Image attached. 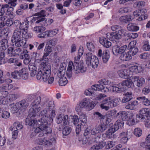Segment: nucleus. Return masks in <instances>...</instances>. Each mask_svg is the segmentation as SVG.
I'll list each match as a JSON object with an SVG mask.
<instances>
[{"mask_svg": "<svg viewBox=\"0 0 150 150\" xmlns=\"http://www.w3.org/2000/svg\"><path fill=\"white\" fill-rule=\"evenodd\" d=\"M41 68L38 71L36 75L38 80H42L43 81H47V79L51 74V67L48 63V59L45 58L41 61Z\"/></svg>", "mask_w": 150, "mask_h": 150, "instance_id": "nucleus-1", "label": "nucleus"}, {"mask_svg": "<svg viewBox=\"0 0 150 150\" xmlns=\"http://www.w3.org/2000/svg\"><path fill=\"white\" fill-rule=\"evenodd\" d=\"M37 124V125H35L33 127L35 129V133H38L41 132L40 134L39 135L40 137L45 136L52 132V129L49 127L50 125V122H44L38 120Z\"/></svg>", "mask_w": 150, "mask_h": 150, "instance_id": "nucleus-2", "label": "nucleus"}, {"mask_svg": "<svg viewBox=\"0 0 150 150\" xmlns=\"http://www.w3.org/2000/svg\"><path fill=\"white\" fill-rule=\"evenodd\" d=\"M21 32L18 28L15 29L11 38V41L13 43H15V45L16 47H23L24 48H26L28 47V45L26 44L25 41L23 40Z\"/></svg>", "mask_w": 150, "mask_h": 150, "instance_id": "nucleus-3", "label": "nucleus"}, {"mask_svg": "<svg viewBox=\"0 0 150 150\" xmlns=\"http://www.w3.org/2000/svg\"><path fill=\"white\" fill-rule=\"evenodd\" d=\"M44 109L41 111L40 113H39V115L42 116L41 119L39 120L41 121L44 122H48V117H47V112L50 110H52L54 107V104L53 101H51L49 102L44 103L43 105Z\"/></svg>", "mask_w": 150, "mask_h": 150, "instance_id": "nucleus-4", "label": "nucleus"}, {"mask_svg": "<svg viewBox=\"0 0 150 150\" xmlns=\"http://www.w3.org/2000/svg\"><path fill=\"white\" fill-rule=\"evenodd\" d=\"M32 98L35 97L34 101L31 104V108L29 110V112L36 115L41 109V105L40 104L41 98L40 96L35 97L34 95L31 96Z\"/></svg>", "mask_w": 150, "mask_h": 150, "instance_id": "nucleus-5", "label": "nucleus"}, {"mask_svg": "<svg viewBox=\"0 0 150 150\" xmlns=\"http://www.w3.org/2000/svg\"><path fill=\"white\" fill-rule=\"evenodd\" d=\"M85 61L88 66H91L93 68L97 67L99 63L98 58L91 52H88L86 55Z\"/></svg>", "mask_w": 150, "mask_h": 150, "instance_id": "nucleus-6", "label": "nucleus"}, {"mask_svg": "<svg viewBox=\"0 0 150 150\" xmlns=\"http://www.w3.org/2000/svg\"><path fill=\"white\" fill-rule=\"evenodd\" d=\"M67 69L72 71L73 69L75 73L84 72L86 71V68L83 66V64L75 62L73 63L72 61L69 62Z\"/></svg>", "mask_w": 150, "mask_h": 150, "instance_id": "nucleus-7", "label": "nucleus"}, {"mask_svg": "<svg viewBox=\"0 0 150 150\" xmlns=\"http://www.w3.org/2000/svg\"><path fill=\"white\" fill-rule=\"evenodd\" d=\"M123 121L118 120L115 123L113 126L110 127L106 132V137L108 138L112 137V134L119 128H122L124 125Z\"/></svg>", "mask_w": 150, "mask_h": 150, "instance_id": "nucleus-8", "label": "nucleus"}, {"mask_svg": "<svg viewBox=\"0 0 150 150\" xmlns=\"http://www.w3.org/2000/svg\"><path fill=\"white\" fill-rule=\"evenodd\" d=\"M146 12V10L145 9H141L140 10H137L134 11L133 14L134 18L138 17V18L136 19L137 20L140 21L147 18V15L145 14Z\"/></svg>", "mask_w": 150, "mask_h": 150, "instance_id": "nucleus-9", "label": "nucleus"}, {"mask_svg": "<svg viewBox=\"0 0 150 150\" xmlns=\"http://www.w3.org/2000/svg\"><path fill=\"white\" fill-rule=\"evenodd\" d=\"M124 81L117 84L113 85L110 87V91L114 93H120L124 91L126 86Z\"/></svg>", "mask_w": 150, "mask_h": 150, "instance_id": "nucleus-10", "label": "nucleus"}, {"mask_svg": "<svg viewBox=\"0 0 150 150\" xmlns=\"http://www.w3.org/2000/svg\"><path fill=\"white\" fill-rule=\"evenodd\" d=\"M125 30H120L117 32H113L112 33H108L106 34L107 38L112 40L113 39H119L121 38L122 35H124L126 33Z\"/></svg>", "mask_w": 150, "mask_h": 150, "instance_id": "nucleus-11", "label": "nucleus"}, {"mask_svg": "<svg viewBox=\"0 0 150 150\" xmlns=\"http://www.w3.org/2000/svg\"><path fill=\"white\" fill-rule=\"evenodd\" d=\"M83 104L82 106L84 107L87 110L89 111L92 110L96 105L94 101H91L90 99L85 98L82 100Z\"/></svg>", "mask_w": 150, "mask_h": 150, "instance_id": "nucleus-12", "label": "nucleus"}, {"mask_svg": "<svg viewBox=\"0 0 150 150\" xmlns=\"http://www.w3.org/2000/svg\"><path fill=\"white\" fill-rule=\"evenodd\" d=\"M33 113H29L25 120V125L29 126H33L34 127L35 125H37V123L38 121L36 119L33 120V118L35 117L36 115L32 114Z\"/></svg>", "mask_w": 150, "mask_h": 150, "instance_id": "nucleus-13", "label": "nucleus"}, {"mask_svg": "<svg viewBox=\"0 0 150 150\" xmlns=\"http://www.w3.org/2000/svg\"><path fill=\"white\" fill-rule=\"evenodd\" d=\"M45 11L44 10L41 11L40 13H38L39 16L34 17H33L31 19L32 20L31 21L33 23V21H35L36 23H39L42 22L46 19L45 17L46 16Z\"/></svg>", "mask_w": 150, "mask_h": 150, "instance_id": "nucleus-14", "label": "nucleus"}, {"mask_svg": "<svg viewBox=\"0 0 150 150\" xmlns=\"http://www.w3.org/2000/svg\"><path fill=\"white\" fill-rule=\"evenodd\" d=\"M132 79L138 87L141 88L145 84V79L143 77L138 76H132Z\"/></svg>", "mask_w": 150, "mask_h": 150, "instance_id": "nucleus-15", "label": "nucleus"}, {"mask_svg": "<svg viewBox=\"0 0 150 150\" xmlns=\"http://www.w3.org/2000/svg\"><path fill=\"white\" fill-rule=\"evenodd\" d=\"M127 46L125 45L120 47L118 45H116L113 47L112 52L113 54L115 55L121 54L127 50Z\"/></svg>", "mask_w": 150, "mask_h": 150, "instance_id": "nucleus-16", "label": "nucleus"}, {"mask_svg": "<svg viewBox=\"0 0 150 150\" xmlns=\"http://www.w3.org/2000/svg\"><path fill=\"white\" fill-rule=\"evenodd\" d=\"M128 70V71L130 74V76L132 74V73H138L142 72L143 70V68L140 65H134L130 67Z\"/></svg>", "mask_w": 150, "mask_h": 150, "instance_id": "nucleus-17", "label": "nucleus"}, {"mask_svg": "<svg viewBox=\"0 0 150 150\" xmlns=\"http://www.w3.org/2000/svg\"><path fill=\"white\" fill-rule=\"evenodd\" d=\"M136 42L135 41H132L128 45L127 49H129L130 54H131L132 56L135 55L138 51V49L136 47H135Z\"/></svg>", "mask_w": 150, "mask_h": 150, "instance_id": "nucleus-18", "label": "nucleus"}, {"mask_svg": "<svg viewBox=\"0 0 150 150\" xmlns=\"http://www.w3.org/2000/svg\"><path fill=\"white\" fill-rule=\"evenodd\" d=\"M56 121L58 124L60 123L63 122L64 125H67L68 122V115L60 114L57 116Z\"/></svg>", "mask_w": 150, "mask_h": 150, "instance_id": "nucleus-19", "label": "nucleus"}, {"mask_svg": "<svg viewBox=\"0 0 150 150\" xmlns=\"http://www.w3.org/2000/svg\"><path fill=\"white\" fill-rule=\"evenodd\" d=\"M140 115L139 117H140V120L142 121H144V120L146 117L150 118V112L148 109H144L140 111Z\"/></svg>", "mask_w": 150, "mask_h": 150, "instance_id": "nucleus-20", "label": "nucleus"}, {"mask_svg": "<svg viewBox=\"0 0 150 150\" xmlns=\"http://www.w3.org/2000/svg\"><path fill=\"white\" fill-rule=\"evenodd\" d=\"M118 74L121 78L124 79H129L131 77L128 69H122L119 70Z\"/></svg>", "mask_w": 150, "mask_h": 150, "instance_id": "nucleus-21", "label": "nucleus"}, {"mask_svg": "<svg viewBox=\"0 0 150 150\" xmlns=\"http://www.w3.org/2000/svg\"><path fill=\"white\" fill-rule=\"evenodd\" d=\"M64 64L60 65L58 71L57 73L56 76L59 79L65 77L64 76L65 73L66 66Z\"/></svg>", "mask_w": 150, "mask_h": 150, "instance_id": "nucleus-22", "label": "nucleus"}, {"mask_svg": "<svg viewBox=\"0 0 150 150\" xmlns=\"http://www.w3.org/2000/svg\"><path fill=\"white\" fill-rule=\"evenodd\" d=\"M120 58L121 60L124 61H128L131 59L132 54L129 53V52H124L120 54Z\"/></svg>", "mask_w": 150, "mask_h": 150, "instance_id": "nucleus-23", "label": "nucleus"}, {"mask_svg": "<svg viewBox=\"0 0 150 150\" xmlns=\"http://www.w3.org/2000/svg\"><path fill=\"white\" fill-rule=\"evenodd\" d=\"M99 42L104 47L106 48H109L111 45V42L103 37H101L99 39Z\"/></svg>", "mask_w": 150, "mask_h": 150, "instance_id": "nucleus-24", "label": "nucleus"}, {"mask_svg": "<svg viewBox=\"0 0 150 150\" xmlns=\"http://www.w3.org/2000/svg\"><path fill=\"white\" fill-rule=\"evenodd\" d=\"M20 79L26 80L28 77V69L27 68H24L20 70Z\"/></svg>", "mask_w": 150, "mask_h": 150, "instance_id": "nucleus-25", "label": "nucleus"}, {"mask_svg": "<svg viewBox=\"0 0 150 150\" xmlns=\"http://www.w3.org/2000/svg\"><path fill=\"white\" fill-rule=\"evenodd\" d=\"M91 133L92 135L96 136L95 137L96 139H99L101 136L100 132L97 126L93 128L91 131Z\"/></svg>", "mask_w": 150, "mask_h": 150, "instance_id": "nucleus-26", "label": "nucleus"}, {"mask_svg": "<svg viewBox=\"0 0 150 150\" xmlns=\"http://www.w3.org/2000/svg\"><path fill=\"white\" fill-rule=\"evenodd\" d=\"M29 69L30 71V75L31 76H34L36 74L37 68L35 64L30 63L29 65Z\"/></svg>", "mask_w": 150, "mask_h": 150, "instance_id": "nucleus-27", "label": "nucleus"}, {"mask_svg": "<svg viewBox=\"0 0 150 150\" xmlns=\"http://www.w3.org/2000/svg\"><path fill=\"white\" fill-rule=\"evenodd\" d=\"M138 105V102L134 100L129 103L126 106V108L130 110H134L136 108L137 106Z\"/></svg>", "mask_w": 150, "mask_h": 150, "instance_id": "nucleus-28", "label": "nucleus"}, {"mask_svg": "<svg viewBox=\"0 0 150 150\" xmlns=\"http://www.w3.org/2000/svg\"><path fill=\"white\" fill-rule=\"evenodd\" d=\"M124 97L122 99L123 103H125L129 101L132 98V93L131 92H128L124 94Z\"/></svg>", "mask_w": 150, "mask_h": 150, "instance_id": "nucleus-29", "label": "nucleus"}, {"mask_svg": "<svg viewBox=\"0 0 150 150\" xmlns=\"http://www.w3.org/2000/svg\"><path fill=\"white\" fill-rule=\"evenodd\" d=\"M137 99L141 101L142 104L144 105L148 106L150 105V100L145 96L138 97Z\"/></svg>", "mask_w": 150, "mask_h": 150, "instance_id": "nucleus-30", "label": "nucleus"}, {"mask_svg": "<svg viewBox=\"0 0 150 150\" xmlns=\"http://www.w3.org/2000/svg\"><path fill=\"white\" fill-rule=\"evenodd\" d=\"M117 115L116 116H119V117H121L122 121L127 120L129 117V115H128V113L125 111L120 112L117 113Z\"/></svg>", "mask_w": 150, "mask_h": 150, "instance_id": "nucleus-31", "label": "nucleus"}, {"mask_svg": "<svg viewBox=\"0 0 150 150\" xmlns=\"http://www.w3.org/2000/svg\"><path fill=\"white\" fill-rule=\"evenodd\" d=\"M127 28V30L131 31H136L139 29V27L133 23H130L128 24Z\"/></svg>", "mask_w": 150, "mask_h": 150, "instance_id": "nucleus-32", "label": "nucleus"}, {"mask_svg": "<svg viewBox=\"0 0 150 150\" xmlns=\"http://www.w3.org/2000/svg\"><path fill=\"white\" fill-rule=\"evenodd\" d=\"M134 114L132 113L129 114V117L127 120V124L129 126L133 125L135 124V122L134 117Z\"/></svg>", "mask_w": 150, "mask_h": 150, "instance_id": "nucleus-33", "label": "nucleus"}, {"mask_svg": "<svg viewBox=\"0 0 150 150\" xmlns=\"http://www.w3.org/2000/svg\"><path fill=\"white\" fill-rule=\"evenodd\" d=\"M6 81L8 83L4 84L2 86V88L7 90H9L12 89V84H9L12 82V80L10 79H6Z\"/></svg>", "mask_w": 150, "mask_h": 150, "instance_id": "nucleus-34", "label": "nucleus"}, {"mask_svg": "<svg viewBox=\"0 0 150 150\" xmlns=\"http://www.w3.org/2000/svg\"><path fill=\"white\" fill-rule=\"evenodd\" d=\"M6 81L8 83L4 84L2 86V88L7 90H9L12 89V84H9L12 82V80L10 79H6Z\"/></svg>", "mask_w": 150, "mask_h": 150, "instance_id": "nucleus-35", "label": "nucleus"}, {"mask_svg": "<svg viewBox=\"0 0 150 150\" xmlns=\"http://www.w3.org/2000/svg\"><path fill=\"white\" fill-rule=\"evenodd\" d=\"M59 30L57 29H54L53 30H47V37H52L55 36L58 32Z\"/></svg>", "mask_w": 150, "mask_h": 150, "instance_id": "nucleus-36", "label": "nucleus"}, {"mask_svg": "<svg viewBox=\"0 0 150 150\" xmlns=\"http://www.w3.org/2000/svg\"><path fill=\"white\" fill-rule=\"evenodd\" d=\"M22 36L23 38L25 39H28L31 38L33 36L32 33L29 31L28 30H25L22 31Z\"/></svg>", "mask_w": 150, "mask_h": 150, "instance_id": "nucleus-37", "label": "nucleus"}, {"mask_svg": "<svg viewBox=\"0 0 150 150\" xmlns=\"http://www.w3.org/2000/svg\"><path fill=\"white\" fill-rule=\"evenodd\" d=\"M105 145V142H100L98 145L93 146L91 148V150H100Z\"/></svg>", "mask_w": 150, "mask_h": 150, "instance_id": "nucleus-38", "label": "nucleus"}, {"mask_svg": "<svg viewBox=\"0 0 150 150\" xmlns=\"http://www.w3.org/2000/svg\"><path fill=\"white\" fill-rule=\"evenodd\" d=\"M28 22L25 21L20 24L19 25V28L21 31H22L25 30H28L29 27Z\"/></svg>", "mask_w": 150, "mask_h": 150, "instance_id": "nucleus-39", "label": "nucleus"}, {"mask_svg": "<svg viewBox=\"0 0 150 150\" xmlns=\"http://www.w3.org/2000/svg\"><path fill=\"white\" fill-rule=\"evenodd\" d=\"M45 142V146L49 147L56 143V138L55 137H52L49 139H47L46 138V141Z\"/></svg>", "mask_w": 150, "mask_h": 150, "instance_id": "nucleus-40", "label": "nucleus"}, {"mask_svg": "<svg viewBox=\"0 0 150 150\" xmlns=\"http://www.w3.org/2000/svg\"><path fill=\"white\" fill-rule=\"evenodd\" d=\"M120 20L125 23H127L128 21L132 20L133 18L130 15H127L125 16H121L120 18Z\"/></svg>", "mask_w": 150, "mask_h": 150, "instance_id": "nucleus-41", "label": "nucleus"}, {"mask_svg": "<svg viewBox=\"0 0 150 150\" xmlns=\"http://www.w3.org/2000/svg\"><path fill=\"white\" fill-rule=\"evenodd\" d=\"M51 52L52 48L50 46H48L46 47L44 50L43 59L41 60V61L42 60L45 59V58H46L45 57L48 56ZM47 59H48V58Z\"/></svg>", "mask_w": 150, "mask_h": 150, "instance_id": "nucleus-42", "label": "nucleus"}, {"mask_svg": "<svg viewBox=\"0 0 150 150\" xmlns=\"http://www.w3.org/2000/svg\"><path fill=\"white\" fill-rule=\"evenodd\" d=\"M79 119L81 122L82 125L85 126L86 124L87 118L86 115L84 113H81L79 115Z\"/></svg>", "mask_w": 150, "mask_h": 150, "instance_id": "nucleus-43", "label": "nucleus"}, {"mask_svg": "<svg viewBox=\"0 0 150 150\" xmlns=\"http://www.w3.org/2000/svg\"><path fill=\"white\" fill-rule=\"evenodd\" d=\"M8 41L7 39H4L0 41V50H5L7 47Z\"/></svg>", "mask_w": 150, "mask_h": 150, "instance_id": "nucleus-44", "label": "nucleus"}, {"mask_svg": "<svg viewBox=\"0 0 150 150\" xmlns=\"http://www.w3.org/2000/svg\"><path fill=\"white\" fill-rule=\"evenodd\" d=\"M19 103H13L10 105L11 112L13 113L17 112L18 110V106Z\"/></svg>", "mask_w": 150, "mask_h": 150, "instance_id": "nucleus-45", "label": "nucleus"}, {"mask_svg": "<svg viewBox=\"0 0 150 150\" xmlns=\"http://www.w3.org/2000/svg\"><path fill=\"white\" fill-rule=\"evenodd\" d=\"M104 86L103 85L100 84H96L92 86V88L94 91H102L104 88Z\"/></svg>", "mask_w": 150, "mask_h": 150, "instance_id": "nucleus-46", "label": "nucleus"}, {"mask_svg": "<svg viewBox=\"0 0 150 150\" xmlns=\"http://www.w3.org/2000/svg\"><path fill=\"white\" fill-rule=\"evenodd\" d=\"M124 82L125 83L126 86H127L129 88H132L134 86V83L132 79V78L129 80H125L124 81Z\"/></svg>", "mask_w": 150, "mask_h": 150, "instance_id": "nucleus-47", "label": "nucleus"}, {"mask_svg": "<svg viewBox=\"0 0 150 150\" xmlns=\"http://www.w3.org/2000/svg\"><path fill=\"white\" fill-rule=\"evenodd\" d=\"M110 58V55L108 52L105 50L103 51V60L104 63L107 62Z\"/></svg>", "mask_w": 150, "mask_h": 150, "instance_id": "nucleus-48", "label": "nucleus"}, {"mask_svg": "<svg viewBox=\"0 0 150 150\" xmlns=\"http://www.w3.org/2000/svg\"><path fill=\"white\" fill-rule=\"evenodd\" d=\"M100 133L105 131L108 127L107 124L105 123H101L96 126Z\"/></svg>", "mask_w": 150, "mask_h": 150, "instance_id": "nucleus-49", "label": "nucleus"}, {"mask_svg": "<svg viewBox=\"0 0 150 150\" xmlns=\"http://www.w3.org/2000/svg\"><path fill=\"white\" fill-rule=\"evenodd\" d=\"M110 98H111V100H110V107H114L116 106L118 103V100L117 98L113 97H110Z\"/></svg>", "mask_w": 150, "mask_h": 150, "instance_id": "nucleus-50", "label": "nucleus"}, {"mask_svg": "<svg viewBox=\"0 0 150 150\" xmlns=\"http://www.w3.org/2000/svg\"><path fill=\"white\" fill-rule=\"evenodd\" d=\"M45 30V28L41 26H37L34 27L33 29V31L36 33H38L43 31Z\"/></svg>", "mask_w": 150, "mask_h": 150, "instance_id": "nucleus-51", "label": "nucleus"}, {"mask_svg": "<svg viewBox=\"0 0 150 150\" xmlns=\"http://www.w3.org/2000/svg\"><path fill=\"white\" fill-rule=\"evenodd\" d=\"M59 83L60 85L61 86H64L67 84L68 81L66 77L59 78Z\"/></svg>", "mask_w": 150, "mask_h": 150, "instance_id": "nucleus-52", "label": "nucleus"}, {"mask_svg": "<svg viewBox=\"0 0 150 150\" xmlns=\"http://www.w3.org/2000/svg\"><path fill=\"white\" fill-rule=\"evenodd\" d=\"M53 22V20L51 19L48 18L46 20L45 19L42 22L40 23V24L45 26H47L48 25H50Z\"/></svg>", "mask_w": 150, "mask_h": 150, "instance_id": "nucleus-53", "label": "nucleus"}, {"mask_svg": "<svg viewBox=\"0 0 150 150\" xmlns=\"http://www.w3.org/2000/svg\"><path fill=\"white\" fill-rule=\"evenodd\" d=\"M13 8L11 7H8L7 10V11L6 12V14L7 15L11 16V17L13 18L15 16L14 14L13 13Z\"/></svg>", "mask_w": 150, "mask_h": 150, "instance_id": "nucleus-54", "label": "nucleus"}, {"mask_svg": "<svg viewBox=\"0 0 150 150\" xmlns=\"http://www.w3.org/2000/svg\"><path fill=\"white\" fill-rule=\"evenodd\" d=\"M131 8L129 7H125L120 8L119 10V12L120 13H124L130 12Z\"/></svg>", "mask_w": 150, "mask_h": 150, "instance_id": "nucleus-55", "label": "nucleus"}, {"mask_svg": "<svg viewBox=\"0 0 150 150\" xmlns=\"http://www.w3.org/2000/svg\"><path fill=\"white\" fill-rule=\"evenodd\" d=\"M16 95L15 94H9L6 98V101L8 102V100L9 101H13L15 100L17 98Z\"/></svg>", "mask_w": 150, "mask_h": 150, "instance_id": "nucleus-56", "label": "nucleus"}, {"mask_svg": "<svg viewBox=\"0 0 150 150\" xmlns=\"http://www.w3.org/2000/svg\"><path fill=\"white\" fill-rule=\"evenodd\" d=\"M142 48L144 50L146 51L150 50V45L149 44L148 41H145L144 42Z\"/></svg>", "mask_w": 150, "mask_h": 150, "instance_id": "nucleus-57", "label": "nucleus"}, {"mask_svg": "<svg viewBox=\"0 0 150 150\" xmlns=\"http://www.w3.org/2000/svg\"><path fill=\"white\" fill-rule=\"evenodd\" d=\"M142 133V130L139 128H137L134 129V133L137 137H139L140 136Z\"/></svg>", "mask_w": 150, "mask_h": 150, "instance_id": "nucleus-58", "label": "nucleus"}, {"mask_svg": "<svg viewBox=\"0 0 150 150\" xmlns=\"http://www.w3.org/2000/svg\"><path fill=\"white\" fill-rule=\"evenodd\" d=\"M8 93L7 91H2L0 92V95H1V98H3L6 101V103H7L6 101V98L8 96Z\"/></svg>", "mask_w": 150, "mask_h": 150, "instance_id": "nucleus-59", "label": "nucleus"}, {"mask_svg": "<svg viewBox=\"0 0 150 150\" xmlns=\"http://www.w3.org/2000/svg\"><path fill=\"white\" fill-rule=\"evenodd\" d=\"M71 131V128L69 127H64L63 130V134L64 135H67L69 134Z\"/></svg>", "mask_w": 150, "mask_h": 150, "instance_id": "nucleus-60", "label": "nucleus"}, {"mask_svg": "<svg viewBox=\"0 0 150 150\" xmlns=\"http://www.w3.org/2000/svg\"><path fill=\"white\" fill-rule=\"evenodd\" d=\"M11 76L15 79H20V71H15L11 73Z\"/></svg>", "mask_w": 150, "mask_h": 150, "instance_id": "nucleus-61", "label": "nucleus"}, {"mask_svg": "<svg viewBox=\"0 0 150 150\" xmlns=\"http://www.w3.org/2000/svg\"><path fill=\"white\" fill-rule=\"evenodd\" d=\"M87 47L88 50L91 51H93L94 50L95 46L91 42H88L87 43Z\"/></svg>", "mask_w": 150, "mask_h": 150, "instance_id": "nucleus-62", "label": "nucleus"}, {"mask_svg": "<svg viewBox=\"0 0 150 150\" xmlns=\"http://www.w3.org/2000/svg\"><path fill=\"white\" fill-rule=\"evenodd\" d=\"M19 104L21 107L23 108H27L29 105V103L26 102L25 100H23L20 101Z\"/></svg>", "mask_w": 150, "mask_h": 150, "instance_id": "nucleus-63", "label": "nucleus"}, {"mask_svg": "<svg viewBox=\"0 0 150 150\" xmlns=\"http://www.w3.org/2000/svg\"><path fill=\"white\" fill-rule=\"evenodd\" d=\"M13 126L16 127L17 130H20L23 128L22 123L19 122H15L13 123Z\"/></svg>", "mask_w": 150, "mask_h": 150, "instance_id": "nucleus-64", "label": "nucleus"}]
</instances>
